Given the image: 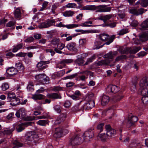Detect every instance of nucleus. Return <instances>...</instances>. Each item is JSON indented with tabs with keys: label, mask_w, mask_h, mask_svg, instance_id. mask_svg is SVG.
<instances>
[{
	"label": "nucleus",
	"mask_w": 148,
	"mask_h": 148,
	"mask_svg": "<svg viewBox=\"0 0 148 148\" xmlns=\"http://www.w3.org/2000/svg\"><path fill=\"white\" fill-rule=\"evenodd\" d=\"M14 146L12 148H18L23 146V144L18 142L16 140H14L13 142Z\"/></svg>",
	"instance_id": "obj_31"
},
{
	"label": "nucleus",
	"mask_w": 148,
	"mask_h": 148,
	"mask_svg": "<svg viewBox=\"0 0 148 148\" xmlns=\"http://www.w3.org/2000/svg\"><path fill=\"white\" fill-rule=\"evenodd\" d=\"M130 25L133 27H136L138 25V22L136 20H134L131 23Z\"/></svg>",
	"instance_id": "obj_58"
},
{
	"label": "nucleus",
	"mask_w": 148,
	"mask_h": 148,
	"mask_svg": "<svg viewBox=\"0 0 148 148\" xmlns=\"http://www.w3.org/2000/svg\"><path fill=\"white\" fill-rule=\"evenodd\" d=\"M115 35H112L110 37L108 34H101L99 35V38L102 42H105L106 43L102 45L101 47H98V49L102 47L104 45H109L112 43L114 39Z\"/></svg>",
	"instance_id": "obj_3"
},
{
	"label": "nucleus",
	"mask_w": 148,
	"mask_h": 148,
	"mask_svg": "<svg viewBox=\"0 0 148 148\" xmlns=\"http://www.w3.org/2000/svg\"><path fill=\"white\" fill-rule=\"evenodd\" d=\"M117 54V52L115 51L113 52H110L103 56L104 58H106V60L107 61H110V63L112 61L114 56Z\"/></svg>",
	"instance_id": "obj_12"
},
{
	"label": "nucleus",
	"mask_w": 148,
	"mask_h": 148,
	"mask_svg": "<svg viewBox=\"0 0 148 148\" xmlns=\"http://www.w3.org/2000/svg\"><path fill=\"white\" fill-rule=\"evenodd\" d=\"M66 47L68 50L70 51H76L77 50L76 44L73 42L69 43L67 45Z\"/></svg>",
	"instance_id": "obj_20"
},
{
	"label": "nucleus",
	"mask_w": 148,
	"mask_h": 148,
	"mask_svg": "<svg viewBox=\"0 0 148 148\" xmlns=\"http://www.w3.org/2000/svg\"><path fill=\"white\" fill-rule=\"evenodd\" d=\"M71 104V103L69 101L66 100L64 103V106L65 108H68L70 107Z\"/></svg>",
	"instance_id": "obj_62"
},
{
	"label": "nucleus",
	"mask_w": 148,
	"mask_h": 148,
	"mask_svg": "<svg viewBox=\"0 0 148 148\" xmlns=\"http://www.w3.org/2000/svg\"><path fill=\"white\" fill-rule=\"evenodd\" d=\"M136 51V49L134 47L132 49H128L127 48H125L123 50V51L122 52L123 53H127L129 52L131 53L135 54L136 53L134 52Z\"/></svg>",
	"instance_id": "obj_29"
},
{
	"label": "nucleus",
	"mask_w": 148,
	"mask_h": 148,
	"mask_svg": "<svg viewBox=\"0 0 148 148\" xmlns=\"http://www.w3.org/2000/svg\"><path fill=\"white\" fill-rule=\"evenodd\" d=\"M120 87L117 85H113L112 84L108 86L107 89L108 91L112 93H116L120 90Z\"/></svg>",
	"instance_id": "obj_11"
},
{
	"label": "nucleus",
	"mask_w": 148,
	"mask_h": 148,
	"mask_svg": "<svg viewBox=\"0 0 148 148\" xmlns=\"http://www.w3.org/2000/svg\"><path fill=\"white\" fill-rule=\"evenodd\" d=\"M104 125V123H101L97 126L96 129L94 130L95 132L96 135H99V133L102 132Z\"/></svg>",
	"instance_id": "obj_17"
},
{
	"label": "nucleus",
	"mask_w": 148,
	"mask_h": 148,
	"mask_svg": "<svg viewBox=\"0 0 148 148\" xmlns=\"http://www.w3.org/2000/svg\"><path fill=\"white\" fill-rule=\"evenodd\" d=\"M65 47V45L63 43L59 42L57 45V47L60 50H62Z\"/></svg>",
	"instance_id": "obj_51"
},
{
	"label": "nucleus",
	"mask_w": 148,
	"mask_h": 148,
	"mask_svg": "<svg viewBox=\"0 0 148 148\" xmlns=\"http://www.w3.org/2000/svg\"><path fill=\"white\" fill-rule=\"evenodd\" d=\"M52 90L53 91L57 92L62 90V88L59 86H54Z\"/></svg>",
	"instance_id": "obj_50"
},
{
	"label": "nucleus",
	"mask_w": 148,
	"mask_h": 148,
	"mask_svg": "<svg viewBox=\"0 0 148 148\" xmlns=\"http://www.w3.org/2000/svg\"><path fill=\"white\" fill-rule=\"evenodd\" d=\"M45 95L41 94L33 95L31 97V98L35 100H41L45 99Z\"/></svg>",
	"instance_id": "obj_23"
},
{
	"label": "nucleus",
	"mask_w": 148,
	"mask_h": 148,
	"mask_svg": "<svg viewBox=\"0 0 148 148\" xmlns=\"http://www.w3.org/2000/svg\"><path fill=\"white\" fill-rule=\"evenodd\" d=\"M77 73L73 74L72 75H70V76H68L66 77H64L63 78V79H71L75 77V76H77Z\"/></svg>",
	"instance_id": "obj_55"
},
{
	"label": "nucleus",
	"mask_w": 148,
	"mask_h": 148,
	"mask_svg": "<svg viewBox=\"0 0 148 148\" xmlns=\"http://www.w3.org/2000/svg\"><path fill=\"white\" fill-rule=\"evenodd\" d=\"M23 47V44L22 43L18 44L14 46L12 51L14 53L16 52L18 50L22 49Z\"/></svg>",
	"instance_id": "obj_26"
},
{
	"label": "nucleus",
	"mask_w": 148,
	"mask_h": 148,
	"mask_svg": "<svg viewBox=\"0 0 148 148\" xmlns=\"http://www.w3.org/2000/svg\"><path fill=\"white\" fill-rule=\"evenodd\" d=\"M112 17V15L108 14L106 15H100L98 17L99 20L103 21L104 22H105L107 20L110 19Z\"/></svg>",
	"instance_id": "obj_24"
},
{
	"label": "nucleus",
	"mask_w": 148,
	"mask_h": 148,
	"mask_svg": "<svg viewBox=\"0 0 148 148\" xmlns=\"http://www.w3.org/2000/svg\"><path fill=\"white\" fill-rule=\"evenodd\" d=\"M126 58V56L125 55H121L117 57L115 59V62H117L123 59H125Z\"/></svg>",
	"instance_id": "obj_52"
},
{
	"label": "nucleus",
	"mask_w": 148,
	"mask_h": 148,
	"mask_svg": "<svg viewBox=\"0 0 148 148\" xmlns=\"http://www.w3.org/2000/svg\"><path fill=\"white\" fill-rule=\"evenodd\" d=\"M44 75V74H40L36 75H35V78L38 82H40L42 80Z\"/></svg>",
	"instance_id": "obj_37"
},
{
	"label": "nucleus",
	"mask_w": 148,
	"mask_h": 148,
	"mask_svg": "<svg viewBox=\"0 0 148 148\" xmlns=\"http://www.w3.org/2000/svg\"><path fill=\"white\" fill-rule=\"evenodd\" d=\"M47 96L48 98L51 99H60L62 98L60 95L55 92L49 93L47 94Z\"/></svg>",
	"instance_id": "obj_14"
},
{
	"label": "nucleus",
	"mask_w": 148,
	"mask_h": 148,
	"mask_svg": "<svg viewBox=\"0 0 148 148\" xmlns=\"http://www.w3.org/2000/svg\"><path fill=\"white\" fill-rule=\"evenodd\" d=\"M14 15L15 18H18L19 20L21 17V13L20 9L18 8H17L15 10L14 12Z\"/></svg>",
	"instance_id": "obj_28"
},
{
	"label": "nucleus",
	"mask_w": 148,
	"mask_h": 148,
	"mask_svg": "<svg viewBox=\"0 0 148 148\" xmlns=\"http://www.w3.org/2000/svg\"><path fill=\"white\" fill-rule=\"evenodd\" d=\"M16 23V22L10 21L6 24V26L10 27L14 25Z\"/></svg>",
	"instance_id": "obj_56"
},
{
	"label": "nucleus",
	"mask_w": 148,
	"mask_h": 148,
	"mask_svg": "<svg viewBox=\"0 0 148 148\" xmlns=\"http://www.w3.org/2000/svg\"><path fill=\"white\" fill-rule=\"evenodd\" d=\"M15 66L18 69L20 70L21 71H23L24 69V66L21 63L18 62L16 63Z\"/></svg>",
	"instance_id": "obj_42"
},
{
	"label": "nucleus",
	"mask_w": 148,
	"mask_h": 148,
	"mask_svg": "<svg viewBox=\"0 0 148 148\" xmlns=\"http://www.w3.org/2000/svg\"><path fill=\"white\" fill-rule=\"evenodd\" d=\"M94 129H90L86 131L83 134V138L86 141L90 140V139L92 138L94 135L96 134Z\"/></svg>",
	"instance_id": "obj_7"
},
{
	"label": "nucleus",
	"mask_w": 148,
	"mask_h": 148,
	"mask_svg": "<svg viewBox=\"0 0 148 148\" xmlns=\"http://www.w3.org/2000/svg\"><path fill=\"white\" fill-rule=\"evenodd\" d=\"M102 41L101 42L100 41H97L95 42L94 43L95 45L96 46V49H98V47H101L102 45H100L102 44Z\"/></svg>",
	"instance_id": "obj_57"
},
{
	"label": "nucleus",
	"mask_w": 148,
	"mask_h": 148,
	"mask_svg": "<svg viewBox=\"0 0 148 148\" xmlns=\"http://www.w3.org/2000/svg\"><path fill=\"white\" fill-rule=\"evenodd\" d=\"M94 94L93 93H90L87 96V99L88 100H94Z\"/></svg>",
	"instance_id": "obj_60"
},
{
	"label": "nucleus",
	"mask_w": 148,
	"mask_h": 148,
	"mask_svg": "<svg viewBox=\"0 0 148 148\" xmlns=\"http://www.w3.org/2000/svg\"><path fill=\"white\" fill-rule=\"evenodd\" d=\"M49 61H42L39 62L37 64L36 66L38 68H39V69L40 70H42L46 68L47 66L46 64H49Z\"/></svg>",
	"instance_id": "obj_13"
},
{
	"label": "nucleus",
	"mask_w": 148,
	"mask_h": 148,
	"mask_svg": "<svg viewBox=\"0 0 148 148\" xmlns=\"http://www.w3.org/2000/svg\"><path fill=\"white\" fill-rule=\"evenodd\" d=\"M73 60L71 59H67L62 60V61L59 62L56 66V68H58L60 69H62L63 67L66 65V64H69L73 62Z\"/></svg>",
	"instance_id": "obj_10"
},
{
	"label": "nucleus",
	"mask_w": 148,
	"mask_h": 148,
	"mask_svg": "<svg viewBox=\"0 0 148 148\" xmlns=\"http://www.w3.org/2000/svg\"><path fill=\"white\" fill-rule=\"evenodd\" d=\"M95 55H93L90 58L87 59V60L85 63L84 64V65H87L89 64L90 63L92 62L93 60L95 59Z\"/></svg>",
	"instance_id": "obj_35"
},
{
	"label": "nucleus",
	"mask_w": 148,
	"mask_h": 148,
	"mask_svg": "<svg viewBox=\"0 0 148 148\" xmlns=\"http://www.w3.org/2000/svg\"><path fill=\"white\" fill-rule=\"evenodd\" d=\"M146 11H147V10L144 9L143 8L138 9L137 10V15L139 14H142L143 13L145 12Z\"/></svg>",
	"instance_id": "obj_54"
},
{
	"label": "nucleus",
	"mask_w": 148,
	"mask_h": 148,
	"mask_svg": "<svg viewBox=\"0 0 148 148\" xmlns=\"http://www.w3.org/2000/svg\"><path fill=\"white\" fill-rule=\"evenodd\" d=\"M55 22L54 20H48L47 22L48 27L52 25V24Z\"/></svg>",
	"instance_id": "obj_64"
},
{
	"label": "nucleus",
	"mask_w": 148,
	"mask_h": 148,
	"mask_svg": "<svg viewBox=\"0 0 148 148\" xmlns=\"http://www.w3.org/2000/svg\"><path fill=\"white\" fill-rule=\"evenodd\" d=\"M92 24V22L91 21H86L84 23H82L80 25L76 24L77 25V27L78 26L83 27H90L92 26L91 25Z\"/></svg>",
	"instance_id": "obj_32"
},
{
	"label": "nucleus",
	"mask_w": 148,
	"mask_h": 148,
	"mask_svg": "<svg viewBox=\"0 0 148 148\" xmlns=\"http://www.w3.org/2000/svg\"><path fill=\"white\" fill-rule=\"evenodd\" d=\"M18 111L22 117L25 115V110L24 108H21Z\"/></svg>",
	"instance_id": "obj_44"
},
{
	"label": "nucleus",
	"mask_w": 148,
	"mask_h": 148,
	"mask_svg": "<svg viewBox=\"0 0 148 148\" xmlns=\"http://www.w3.org/2000/svg\"><path fill=\"white\" fill-rule=\"evenodd\" d=\"M123 97V96L121 93L120 94L118 93L115 95L114 99L117 101H119L122 99Z\"/></svg>",
	"instance_id": "obj_43"
},
{
	"label": "nucleus",
	"mask_w": 148,
	"mask_h": 148,
	"mask_svg": "<svg viewBox=\"0 0 148 148\" xmlns=\"http://www.w3.org/2000/svg\"><path fill=\"white\" fill-rule=\"evenodd\" d=\"M76 5L75 3H69L66 5V7L68 8H75L76 7Z\"/></svg>",
	"instance_id": "obj_61"
},
{
	"label": "nucleus",
	"mask_w": 148,
	"mask_h": 148,
	"mask_svg": "<svg viewBox=\"0 0 148 148\" xmlns=\"http://www.w3.org/2000/svg\"><path fill=\"white\" fill-rule=\"evenodd\" d=\"M59 6L58 4H55L53 5L51 7V12L53 14H54L55 13V11L57 8Z\"/></svg>",
	"instance_id": "obj_47"
},
{
	"label": "nucleus",
	"mask_w": 148,
	"mask_h": 148,
	"mask_svg": "<svg viewBox=\"0 0 148 148\" xmlns=\"http://www.w3.org/2000/svg\"><path fill=\"white\" fill-rule=\"evenodd\" d=\"M141 100L143 103L147 104L148 103V96H144L142 98Z\"/></svg>",
	"instance_id": "obj_48"
},
{
	"label": "nucleus",
	"mask_w": 148,
	"mask_h": 148,
	"mask_svg": "<svg viewBox=\"0 0 148 148\" xmlns=\"http://www.w3.org/2000/svg\"><path fill=\"white\" fill-rule=\"evenodd\" d=\"M18 71L16 69L13 67L8 68L6 71L7 73L11 76L16 74Z\"/></svg>",
	"instance_id": "obj_18"
},
{
	"label": "nucleus",
	"mask_w": 148,
	"mask_h": 148,
	"mask_svg": "<svg viewBox=\"0 0 148 148\" xmlns=\"http://www.w3.org/2000/svg\"><path fill=\"white\" fill-rule=\"evenodd\" d=\"M140 83H148V77H143L140 81Z\"/></svg>",
	"instance_id": "obj_59"
},
{
	"label": "nucleus",
	"mask_w": 148,
	"mask_h": 148,
	"mask_svg": "<svg viewBox=\"0 0 148 148\" xmlns=\"http://www.w3.org/2000/svg\"><path fill=\"white\" fill-rule=\"evenodd\" d=\"M48 120H40L37 122L38 125L41 126H45L48 123Z\"/></svg>",
	"instance_id": "obj_38"
},
{
	"label": "nucleus",
	"mask_w": 148,
	"mask_h": 148,
	"mask_svg": "<svg viewBox=\"0 0 148 148\" xmlns=\"http://www.w3.org/2000/svg\"><path fill=\"white\" fill-rule=\"evenodd\" d=\"M9 87V84H2L0 88H1V89L2 90L5 91L8 89Z\"/></svg>",
	"instance_id": "obj_46"
},
{
	"label": "nucleus",
	"mask_w": 148,
	"mask_h": 148,
	"mask_svg": "<svg viewBox=\"0 0 148 148\" xmlns=\"http://www.w3.org/2000/svg\"><path fill=\"white\" fill-rule=\"evenodd\" d=\"M138 120V118L136 116L129 115L127 118L126 126L128 128L131 127H134L135 126V123Z\"/></svg>",
	"instance_id": "obj_8"
},
{
	"label": "nucleus",
	"mask_w": 148,
	"mask_h": 148,
	"mask_svg": "<svg viewBox=\"0 0 148 148\" xmlns=\"http://www.w3.org/2000/svg\"><path fill=\"white\" fill-rule=\"evenodd\" d=\"M16 95L15 93L12 92L8 94V96L7 99L8 100L11 101L13 100L15 97H16Z\"/></svg>",
	"instance_id": "obj_36"
},
{
	"label": "nucleus",
	"mask_w": 148,
	"mask_h": 148,
	"mask_svg": "<svg viewBox=\"0 0 148 148\" xmlns=\"http://www.w3.org/2000/svg\"><path fill=\"white\" fill-rule=\"evenodd\" d=\"M105 128L107 132L106 134L105 133L100 134L99 136L100 137L104 139H106V137H113L116 134V130L112 128L110 125H106L105 126Z\"/></svg>",
	"instance_id": "obj_4"
},
{
	"label": "nucleus",
	"mask_w": 148,
	"mask_h": 148,
	"mask_svg": "<svg viewBox=\"0 0 148 148\" xmlns=\"http://www.w3.org/2000/svg\"><path fill=\"white\" fill-rule=\"evenodd\" d=\"M89 104L88 101L87 102L85 103V101L82 100L75 105V107H76L77 108V109L79 110L84 111V110H87L90 109H89L87 107V106H89Z\"/></svg>",
	"instance_id": "obj_9"
},
{
	"label": "nucleus",
	"mask_w": 148,
	"mask_h": 148,
	"mask_svg": "<svg viewBox=\"0 0 148 148\" xmlns=\"http://www.w3.org/2000/svg\"><path fill=\"white\" fill-rule=\"evenodd\" d=\"M110 63V61H107L106 60H101L98 61L97 62L98 65L101 66L103 65H107Z\"/></svg>",
	"instance_id": "obj_34"
},
{
	"label": "nucleus",
	"mask_w": 148,
	"mask_h": 148,
	"mask_svg": "<svg viewBox=\"0 0 148 148\" xmlns=\"http://www.w3.org/2000/svg\"><path fill=\"white\" fill-rule=\"evenodd\" d=\"M14 118L15 116L14 112H11L9 113L6 116L7 119L10 121H12Z\"/></svg>",
	"instance_id": "obj_39"
},
{
	"label": "nucleus",
	"mask_w": 148,
	"mask_h": 148,
	"mask_svg": "<svg viewBox=\"0 0 148 148\" xmlns=\"http://www.w3.org/2000/svg\"><path fill=\"white\" fill-rule=\"evenodd\" d=\"M81 95L80 92L77 90L75 91L73 95H71L70 97L74 100H77L80 98Z\"/></svg>",
	"instance_id": "obj_21"
},
{
	"label": "nucleus",
	"mask_w": 148,
	"mask_h": 148,
	"mask_svg": "<svg viewBox=\"0 0 148 148\" xmlns=\"http://www.w3.org/2000/svg\"><path fill=\"white\" fill-rule=\"evenodd\" d=\"M34 84H28V85L27 87V90L30 91H33L34 90Z\"/></svg>",
	"instance_id": "obj_53"
},
{
	"label": "nucleus",
	"mask_w": 148,
	"mask_h": 148,
	"mask_svg": "<svg viewBox=\"0 0 148 148\" xmlns=\"http://www.w3.org/2000/svg\"><path fill=\"white\" fill-rule=\"evenodd\" d=\"M60 42V40L59 38H54L51 40L50 42V45H53L55 47V46H57Z\"/></svg>",
	"instance_id": "obj_27"
},
{
	"label": "nucleus",
	"mask_w": 148,
	"mask_h": 148,
	"mask_svg": "<svg viewBox=\"0 0 148 148\" xmlns=\"http://www.w3.org/2000/svg\"><path fill=\"white\" fill-rule=\"evenodd\" d=\"M67 116L66 113L61 114L56 120L54 124L56 125L61 124V127L55 129L53 136L56 138H59L68 133V131L64 129L69 127L68 121H64Z\"/></svg>",
	"instance_id": "obj_1"
},
{
	"label": "nucleus",
	"mask_w": 148,
	"mask_h": 148,
	"mask_svg": "<svg viewBox=\"0 0 148 148\" xmlns=\"http://www.w3.org/2000/svg\"><path fill=\"white\" fill-rule=\"evenodd\" d=\"M142 29H148V19L144 21L141 25Z\"/></svg>",
	"instance_id": "obj_30"
},
{
	"label": "nucleus",
	"mask_w": 148,
	"mask_h": 148,
	"mask_svg": "<svg viewBox=\"0 0 148 148\" xmlns=\"http://www.w3.org/2000/svg\"><path fill=\"white\" fill-rule=\"evenodd\" d=\"M148 40V36L145 34H142L140 37V40L142 42H144Z\"/></svg>",
	"instance_id": "obj_40"
},
{
	"label": "nucleus",
	"mask_w": 148,
	"mask_h": 148,
	"mask_svg": "<svg viewBox=\"0 0 148 148\" xmlns=\"http://www.w3.org/2000/svg\"><path fill=\"white\" fill-rule=\"evenodd\" d=\"M83 139L79 134H77L73 136L70 141V144L73 146L79 145L82 144Z\"/></svg>",
	"instance_id": "obj_6"
},
{
	"label": "nucleus",
	"mask_w": 148,
	"mask_h": 148,
	"mask_svg": "<svg viewBox=\"0 0 148 148\" xmlns=\"http://www.w3.org/2000/svg\"><path fill=\"white\" fill-rule=\"evenodd\" d=\"M75 13L73 11L69 10L65 11L63 14V15L65 17H69L72 16Z\"/></svg>",
	"instance_id": "obj_33"
},
{
	"label": "nucleus",
	"mask_w": 148,
	"mask_h": 148,
	"mask_svg": "<svg viewBox=\"0 0 148 148\" xmlns=\"http://www.w3.org/2000/svg\"><path fill=\"white\" fill-rule=\"evenodd\" d=\"M38 137V135L34 132H30L27 133L24 137L25 144H27L28 146H32L33 140Z\"/></svg>",
	"instance_id": "obj_2"
},
{
	"label": "nucleus",
	"mask_w": 148,
	"mask_h": 148,
	"mask_svg": "<svg viewBox=\"0 0 148 148\" xmlns=\"http://www.w3.org/2000/svg\"><path fill=\"white\" fill-rule=\"evenodd\" d=\"M98 11L100 12H110L111 10L110 7H106L105 5H100L98 6Z\"/></svg>",
	"instance_id": "obj_16"
},
{
	"label": "nucleus",
	"mask_w": 148,
	"mask_h": 148,
	"mask_svg": "<svg viewBox=\"0 0 148 148\" xmlns=\"http://www.w3.org/2000/svg\"><path fill=\"white\" fill-rule=\"evenodd\" d=\"M56 26L57 27H66L67 29H70L76 27H77V25H76V24H75L64 25L62 24V23L61 22H60L59 24H56Z\"/></svg>",
	"instance_id": "obj_19"
},
{
	"label": "nucleus",
	"mask_w": 148,
	"mask_h": 148,
	"mask_svg": "<svg viewBox=\"0 0 148 148\" xmlns=\"http://www.w3.org/2000/svg\"><path fill=\"white\" fill-rule=\"evenodd\" d=\"M88 55V54L87 53H83L82 55L81 58H78L75 60V63L80 66L83 65L84 62V58L87 57Z\"/></svg>",
	"instance_id": "obj_15"
},
{
	"label": "nucleus",
	"mask_w": 148,
	"mask_h": 148,
	"mask_svg": "<svg viewBox=\"0 0 148 148\" xmlns=\"http://www.w3.org/2000/svg\"><path fill=\"white\" fill-rule=\"evenodd\" d=\"M141 5L146 7L148 5V0H141Z\"/></svg>",
	"instance_id": "obj_45"
},
{
	"label": "nucleus",
	"mask_w": 148,
	"mask_h": 148,
	"mask_svg": "<svg viewBox=\"0 0 148 148\" xmlns=\"http://www.w3.org/2000/svg\"><path fill=\"white\" fill-rule=\"evenodd\" d=\"M24 120L27 122L22 123L17 126L16 129L18 132H20L23 131L25 127L32 125V124H33L32 122L29 121L33 120L29 116H27L25 117Z\"/></svg>",
	"instance_id": "obj_5"
},
{
	"label": "nucleus",
	"mask_w": 148,
	"mask_h": 148,
	"mask_svg": "<svg viewBox=\"0 0 148 148\" xmlns=\"http://www.w3.org/2000/svg\"><path fill=\"white\" fill-rule=\"evenodd\" d=\"M140 86L139 90L141 92H143L146 88V86H148V84H139Z\"/></svg>",
	"instance_id": "obj_41"
},
{
	"label": "nucleus",
	"mask_w": 148,
	"mask_h": 148,
	"mask_svg": "<svg viewBox=\"0 0 148 148\" xmlns=\"http://www.w3.org/2000/svg\"><path fill=\"white\" fill-rule=\"evenodd\" d=\"M110 101V97L109 96L103 95L101 99V103L103 106H105Z\"/></svg>",
	"instance_id": "obj_22"
},
{
	"label": "nucleus",
	"mask_w": 148,
	"mask_h": 148,
	"mask_svg": "<svg viewBox=\"0 0 148 148\" xmlns=\"http://www.w3.org/2000/svg\"><path fill=\"white\" fill-rule=\"evenodd\" d=\"M13 130H14L12 129H8L6 128L4 130L1 131V134L3 136L10 135L12 134Z\"/></svg>",
	"instance_id": "obj_25"
},
{
	"label": "nucleus",
	"mask_w": 148,
	"mask_h": 148,
	"mask_svg": "<svg viewBox=\"0 0 148 148\" xmlns=\"http://www.w3.org/2000/svg\"><path fill=\"white\" fill-rule=\"evenodd\" d=\"M89 103V106H88L89 109H91L92 108L95 106V103L94 100H88Z\"/></svg>",
	"instance_id": "obj_49"
},
{
	"label": "nucleus",
	"mask_w": 148,
	"mask_h": 148,
	"mask_svg": "<svg viewBox=\"0 0 148 148\" xmlns=\"http://www.w3.org/2000/svg\"><path fill=\"white\" fill-rule=\"evenodd\" d=\"M86 39H80L79 41V43L80 45L83 46L86 42Z\"/></svg>",
	"instance_id": "obj_63"
}]
</instances>
